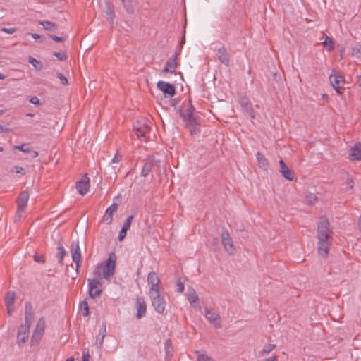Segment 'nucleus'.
I'll list each match as a JSON object with an SVG mask.
<instances>
[{"mask_svg": "<svg viewBox=\"0 0 361 361\" xmlns=\"http://www.w3.org/2000/svg\"><path fill=\"white\" fill-rule=\"evenodd\" d=\"M332 230L329 219L326 216L319 218L317 223V239L319 255L326 257L331 245Z\"/></svg>", "mask_w": 361, "mask_h": 361, "instance_id": "1", "label": "nucleus"}, {"mask_svg": "<svg viewBox=\"0 0 361 361\" xmlns=\"http://www.w3.org/2000/svg\"><path fill=\"white\" fill-rule=\"evenodd\" d=\"M116 267V255L114 253L110 254L108 259L106 261L105 264H100L97 267V269L94 271V276L100 277V271H102L104 277L109 280L114 275Z\"/></svg>", "mask_w": 361, "mask_h": 361, "instance_id": "2", "label": "nucleus"}, {"mask_svg": "<svg viewBox=\"0 0 361 361\" xmlns=\"http://www.w3.org/2000/svg\"><path fill=\"white\" fill-rule=\"evenodd\" d=\"M147 281L149 287V295L161 292V286L160 285V279L154 271H151L148 274Z\"/></svg>", "mask_w": 361, "mask_h": 361, "instance_id": "3", "label": "nucleus"}, {"mask_svg": "<svg viewBox=\"0 0 361 361\" xmlns=\"http://www.w3.org/2000/svg\"><path fill=\"white\" fill-rule=\"evenodd\" d=\"M152 306L159 314H163L165 310L166 301L164 295L160 293L149 295Z\"/></svg>", "mask_w": 361, "mask_h": 361, "instance_id": "4", "label": "nucleus"}, {"mask_svg": "<svg viewBox=\"0 0 361 361\" xmlns=\"http://www.w3.org/2000/svg\"><path fill=\"white\" fill-rule=\"evenodd\" d=\"M134 130L137 137L143 142H147L150 137L149 127L145 123L137 122L134 126Z\"/></svg>", "mask_w": 361, "mask_h": 361, "instance_id": "5", "label": "nucleus"}, {"mask_svg": "<svg viewBox=\"0 0 361 361\" xmlns=\"http://www.w3.org/2000/svg\"><path fill=\"white\" fill-rule=\"evenodd\" d=\"M46 328V321L44 318L38 320L35 330L33 331L32 342V343H38L42 338Z\"/></svg>", "mask_w": 361, "mask_h": 361, "instance_id": "6", "label": "nucleus"}, {"mask_svg": "<svg viewBox=\"0 0 361 361\" xmlns=\"http://www.w3.org/2000/svg\"><path fill=\"white\" fill-rule=\"evenodd\" d=\"M99 278L94 276V279H88L89 294L91 298H95L102 293V284L98 279Z\"/></svg>", "mask_w": 361, "mask_h": 361, "instance_id": "7", "label": "nucleus"}, {"mask_svg": "<svg viewBox=\"0 0 361 361\" xmlns=\"http://www.w3.org/2000/svg\"><path fill=\"white\" fill-rule=\"evenodd\" d=\"M157 87L164 93L166 97H172L176 93L174 85L164 81H159L157 84Z\"/></svg>", "mask_w": 361, "mask_h": 361, "instance_id": "8", "label": "nucleus"}, {"mask_svg": "<svg viewBox=\"0 0 361 361\" xmlns=\"http://www.w3.org/2000/svg\"><path fill=\"white\" fill-rule=\"evenodd\" d=\"M205 318L216 327L221 326V319L218 312L213 309H206Z\"/></svg>", "mask_w": 361, "mask_h": 361, "instance_id": "9", "label": "nucleus"}, {"mask_svg": "<svg viewBox=\"0 0 361 361\" xmlns=\"http://www.w3.org/2000/svg\"><path fill=\"white\" fill-rule=\"evenodd\" d=\"M183 118L189 128L191 134H196L199 131V128L192 114L190 112H188L187 114H183Z\"/></svg>", "mask_w": 361, "mask_h": 361, "instance_id": "10", "label": "nucleus"}, {"mask_svg": "<svg viewBox=\"0 0 361 361\" xmlns=\"http://www.w3.org/2000/svg\"><path fill=\"white\" fill-rule=\"evenodd\" d=\"M90 186V178L85 176L76 184V189L79 194L85 195L89 191Z\"/></svg>", "mask_w": 361, "mask_h": 361, "instance_id": "11", "label": "nucleus"}, {"mask_svg": "<svg viewBox=\"0 0 361 361\" xmlns=\"http://www.w3.org/2000/svg\"><path fill=\"white\" fill-rule=\"evenodd\" d=\"M222 243L225 250L231 255L235 252V247L233 240L228 232H223L221 234Z\"/></svg>", "mask_w": 361, "mask_h": 361, "instance_id": "12", "label": "nucleus"}, {"mask_svg": "<svg viewBox=\"0 0 361 361\" xmlns=\"http://www.w3.org/2000/svg\"><path fill=\"white\" fill-rule=\"evenodd\" d=\"M118 204L114 203L106 209V210L102 217V221L106 224L109 225L112 223L113 216L116 212V211L118 209Z\"/></svg>", "mask_w": 361, "mask_h": 361, "instance_id": "13", "label": "nucleus"}, {"mask_svg": "<svg viewBox=\"0 0 361 361\" xmlns=\"http://www.w3.org/2000/svg\"><path fill=\"white\" fill-rule=\"evenodd\" d=\"M16 299V293L14 291H8L5 297V304L6 305L7 312L9 316L13 312V305Z\"/></svg>", "mask_w": 361, "mask_h": 361, "instance_id": "14", "label": "nucleus"}, {"mask_svg": "<svg viewBox=\"0 0 361 361\" xmlns=\"http://www.w3.org/2000/svg\"><path fill=\"white\" fill-rule=\"evenodd\" d=\"M280 173L281 174L288 180H293L295 178L294 173L289 169V167L284 163L283 160L279 161Z\"/></svg>", "mask_w": 361, "mask_h": 361, "instance_id": "15", "label": "nucleus"}, {"mask_svg": "<svg viewBox=\"0 0 361 361\" xmlns=\"http://www.w3.org/2000/svg\"><path fill=\"white\" fill-rule=\"evenodd\" d=\"M329 79L331 85L336 86L337 88L343 87L345 82L344 77L341 74L336 73L335 71H332Z\"/></svg>", "mask_w": 361, "mask_h": 361, "instance_id": "16", "label": "nucleus"}, {"mask_svg": "<svg viewBox=\"0 0 361 361\" xmlns=\"http://www.w3.org/2000/svg\"><path fill=\"white\" fill-rule=\"evenodd\" d=\"M177 68V61H176V56H173L169 59L165 65L162 72L164 75H166L168 73H173L176 71Z\"/></svg>", "mask_w": 361, "mask_h": 361, "instance_id": "17", "label": "nucleus"}, {"mask_svg": "<svg viewBox=\"0 0 361 361\" xmlns=\"http://www.w3.org/2000/svg\"><path fill=\"white\" fill-rule=\"evenodd\" d=\"M216 56L222 63H224L226 66H228L229 58L226 49L224 46H221L218 49H216Z\"/></svg>", "mask_w": 361, "mask_h": 361, "instance_id": "18", "label": "nucleus"}, {"mask_svg": "<svg viewBox=\"0 0 361 361\" xmlns=\"http://www.w3.org/2000/svg\"><path fill=\"white\" fill-rule=\"evenodd\" d=\"M349 158L351 160H361V142L356 143L350 148Z\"/></svg>", "mask_w": 361, "mask_h": 361, "instance_id": "19", "label": "nucleus"}, {"mask_svg": "<svg viewBox=\"0 0 361 361\" xmlns=\"http://www.w3.org/2000/svg\"><path fill=\"white\" fill-rule=\"evenodd\" d=\"M137 317L142 318L146 314V304L142 298H137L136 300Z\"/></svg>", "mask_w": 361, "mask_h": 361, "instance_id": "20", "label": "nucleus"}, {"mask_svg": "<svg viewBox=\"0 0 361 361\" xmlns=\"http://www.w3.org/2000/svg\"><path fill=\"white\" fill-rule=\"evenodd\" d=\"M71 255L73 261L75 262L76 264V270H78L82 262L81 253L78 244L72 247Z\"/></svg>", "mask_w": 361, "mask_h": 361, "instance_id": "21", "label": "nucleus"}, {"mask_svg": "<svg viewBox=\"0 0 361 361\" xmlns=\"http://www.w3.org/2000/svg\"><path fill=\"white\" fill-rule=\"evenodd\" d=\"M256 158L259 166L264 170H267L269 168V162L268 160L265 158V157L262 153L257 152L256 154Z\"/></svg>", "mask_w": 361, "mask_h": 361, "instance_id": "22", "label": "nucleus"}, {"mask_svg": "<svg viewBox=\"0 0 361 361\" xmlns=\"http://www.w3.org/2000/svg\"><path fill=\"white\" fill-rule=\"evenodd\" d=\"M38 157V152L32 148H24V159H35Z\"/></svg>", "mask_w": 361, "mask_h": 361, "instance_id": "23", "label": "nucleus"}, {"mask_svg": "<svg viewBox=\"0 0 361 361\" xmlns=\"http://www.w3.org/2000/svg\"><path fill=\"white\" fill-rule=\"evenodd\" d=\"M276 348L274 343H268L265 345L263 348L259 351L258 357H263L271 353Z\"/></svg>", "mask_w": 361, "mask_h": 361, "instance_id": "24", "label": "nucleus"}, {"mask_svg": "<svg viewBox=\"0 0 361 361\" xmlns=\"http://www.w3.org/2000/svg\"><path fill=\"white\" fill-rule=\"evenodd\" d=\"M305 201L307 204L313 205L318 202V197L314 193L306 192L305 195Z\"/></svg>", "mask_w": 361, "mask_h": 361, "instance_id": "25", "label": "nucleus"}, {"mask_svg": "<svg viewBox=\"0 0 361 361\" xmlns=\"http://www.w3.org/2000/svg\"><path fill=\"white\" fill-rule=\"evenodd\" d=\"M187 297L190 305H192L194 307H196V302H197L199 298L195 290H188Z\"/></svg>", "mask_w": 361, "mask_h": 361, "instance_id": "26", "label": "nucleus"}, {"mask_svg": "<svg viewBox=\"0 0 361 361\" xmlns=\"http://www.w3.org/2000/svg\"><path fill=\"white\" fill-rule=\"evenodd\" d=\"M26 322L30 325L34 318V312L32 306L30 304L25 305Z\"/></svg>", "mask_w": 361, "mask_h": 361, "instance_id": "27", "label": "nucleus"}, {"mask_svg": "<svg viewBox=\"0 0 361 361\" xmlns=\"http://www.w3.org/2000/svg\"><path fill=\"white\" fill-rule=\"evenodd\" d=\"M17 202H18V209L16 215L14 217V220H15V221H20V219H21V212H23V198L19 197L17 200Z\"/></svg>", "mask_w": 361, "mask_h": 361, "instance_id": "28", "label": "nucleus"}, {"mask_svg": "<svg viewBox=\"0 0 361 361\" xmlns=\"http://www.w3.org/2000/svg\"><path fill=\"white\" fill-rule=\"evenodd\" d=\"M29 62L32 65L34 68L37 71H40L42 69V63L41 61L37 60L36 59H34L32 57L29 58Z\"/></svg>", "mask_w": 361, "mask_h": 361, "instance_id": "29", "label": "nucleus"}, {"mask_svg": "<svg viewBox=\"0 0 361 361\" xmlns=\"http://www.w3.org/2000/svg\"><path fill=\"white\" fill-rule=\"evenodd\" d=\"M41 25L43 26V27L45 30H55L57 28V26L56 24H54L52 22H49V21L41 22Z\"/></svg>", "mask_w": 361, "mask_h": 361, "instance_id": "30", "label": "nucleus"}, {"mask_svg": "<svg viewBox=\"0 0 361 361\" xmlns=\"http://www.w3.org/2000/svg\"><path fill=\"white\" fill-rule=\"evenodd\" d=\"M324 46L325 47H328V50L329 51H332L334 49V42H333V39L328 37V36H326L325 37V40L322 43Z\"/></svg>", "mask_w": 361, "mask_h": 361, "instance_id": "31", "label": "nucleus"}, {"mask_svg": "<svg viewBox=\"0 0 361 361\" xmlns=\"http://www.w3.org/2000/svg\"><path fill=\"white\" fill-rule=\"evenodd\" d=\"M22 333H23V324H20L18 327L17 341H16V343L19 345L20 348L21 347V342H23Z\"/></svg>", "mask_w": 361, "mask_h": 361, "instance_id": "32", "label": "nucleus"}, {"mask_svg": "<svg viewBox=\"0 0 361 361\" xmlns=\"http://www.w3.org/2000/svg\"><path fill=\"white\" fill-rule=\"evenodd\" d=\"M80 309H81L82 314L85 317H87V316L89 315V314H90L89 307H88V304H87V302L86 301H82L81 302V304H80Z\"/></svg>", "mask_w": 361, "mask_h": 361, "instance_id": "33", "label": "nucleus"}, {"mask_svg": "<svg viewBox=\"0 0 361 361\" xmlns=\"http://www.w3.org/2000/svg\"><path fill=\"white\" fill-rule=\"evenodd\" d=\"M197 361H214V360L206 354L198 353L197 356Z\"/></svg>", "mask_w": 361, "mask_h": 361, "instance_id": "34", "label": "nucleus"}, {"mask_svg": "<svg viewBox=\"0 0 361 361\" xmlns=\"http://www.w3.org/2000/svg\"><path fill=\"white\" fill-rule=\"evenodd\" d=\"M133 219V216H128L127 218L126 221H125V223L123 224L122 229L126 230L128 231V230L130 228V226L131 225Z\"/></svg>", "mask_w": 361, "mask_h": 361, "instance_id": "35", "label": "nucleus"}, {"mask_svg": "<svg viewBox=\"0 0 361 361\" xmlns=\"http://www.w3.org/2000/svg\"><path fill=\"white\" fill-rule=\"evenodd\" d=\"M352 54L357 58H360L361 57V45H357L355 47H354L352 51Z\"/></svg>", "mask_w": 361, "mask_h": 361, "instance_id": "36", "label": "nucleus"}, {"mask_svg": "<svg viewBox=\"0 0 361 361\" xmlns=\"http://www.w3.org/2000/svg\"><path fill=\"white\" fill-rule=\"evenodd\" d=\"M59 251V262L61 263L63 258L66 255V250L62 246H59L58 247Z\"/></svg>", "mask_w": 361, "mask_h": 361, "instance_id": "37", "label": "nucleus"}, {"mask_svg": "<svg viewBox=\"0 0 361 361\" xmlns=\"http://www.w3.org/2000/svg\"><path fill=\"white\" fill-rule=\"evenodd\" d=\"M54 55L60 61H64L67 59L66 55L63 52H54Z\"/></svg>", "mask_w": 361, "mask_h": 361, "instance_id": "38", "label": "nucleus"}, {"mask_svg": "<svg viewBox=\"0 0 361 361\" xmlns=\"http://www.w3.org/2000/svg\"><path fill=\"white\" fill-rule=\"evenodd\" d=\"M57 77L63 85H67L68 84L67 78L63 74L58 73Z\"/></svg>", "mask_w": 361, "mask_h": 361, "instance_id": "39", "label": "nucleus"}, {"mask_svg": "<svg viewBox=\"0 0 361 361\" xmlns=\"http://www.w3.org/2000/svg\"><path fill=\"white\" fill-rule=\"evenodd\" d=\"M122 156L117 152L113 159H111L112 163L118 164L121 161Z\"/></svg>", "mask_w": 361, "mask_h": 361, "instance_id": "40", "label": "nucleus"}, {"mask_svg": "<svg viewBox=\"0 0 361 361\" xmlns=\"http://www.w3.org/2000/svg\"><path fill=\"white\" fill-rule=\"evenodd\" d=\"M126 234H127V231L121 228V230L119 233V235H118V240L122 241L126 236Z\"/></svg>", "mask_w": 361, "mask_h": 361, "instance_id": "41", "label": "nucleus"}, {"mask_svg": "<svg viewBox=\"0 0 361 361\" xmlns=\"http://www.w3.org/2000/svg\"><path fill=\"white\" fill-rule=\"evenodd\" d=\"M1 32H6L7 34H13L16 31V28L11 27V28H5L3 27L0 30Z\"/></svg>", "mask_w": 361, "mask_h": 361, "instance_id": "42", "label": "nucleus"}, {"mask_svg": "<svg viewBox=\"0 0 361 361\" xmlns=\"http://www.w3.org/2000/svg\"><path fill=\"white\" fill-rule=\"evenodd\" d=\"M124 6L127 8V9H130L131 8V5H132V0H121Z\"/></svg>", "mask_w": 361, "mask_h": 361, "instance_id": "43", "label": "nucleus"}, {"mask_svg": "<svg viewBox=\"0 0 361 361\" xmlns=\"http://www.w3.org/2000/svg\"><path fill=\"white\" fill-rule=\"evenodd\" d=\"M30 103L35 104V105H40V101L37 97H32L30 99Z\"/></svg>", "mask_w": 361, "mask_h": 361, "instance_id": "44", "label": "nucleus"}, {"mask_svg": "<svg viewBox=\"0 0 361 361\" xmlns=\"http://www.w3.org/2000/svg\"><path fill=\"white\" fill-rule=\"evenodd\" d=\"M177 287H178V290L179 292L181 293L184 290V285L181 282H179L177 283Z\"/></svg>", "mask_w": 361, "mask_h": 361, "instance_id": "45", "label": "nucleus"}, {"mask_svg": "<svg viewBox=\"0 0 361 361\" xmlns=\"http://www.w3.org/2000/svg\"><path fill=\"white\" fill-rule=\"evenodd\" d=\"M89 360H90V355H89L88 351H87L86 353H83L82 361H89Z\"/></svg>", "mask_w": 361, "mask_h": 361, "instance_id": "46", "label": "nucleus"}, {"mask_svg": "<svg viewBox=\"0 0 361 361\" xmlns=\"http://www.w3.org/2000/svg\"><path fill=\"white\" fill-rule=\"evenodd\" d=\"M10 130H11L10 128H8L6 126H4L2 125H0V133L8 132Z\"/></svg>", "mask_w": 361, "mask_h": 361, "instance_id": "47", "label": "nucleus"}, {"mask_svg": "<svg viewBox=\"0 0 361 361\" xmlns=\"http://www.w3.org/2000/svg\"><path fill=\"white\" fill-rule=\"evenodd\" d=\"M22 171L23 168L20 166H15L12 169V171H15L17 173H20Z\"/></svg>", "mask_w": 361, "mask_h": 361, "instance_id": "48", "label": "nucleus"}, {"mask_svg": "<svg viewBox=\"0 0 361 361\" xmlns=\"http://www.w3.org/2000/svg\"><path fill=\"white\" fill-rule=\"evenodd\" d=\"M263 361H277V357L276 356H271Z\"/></svg>", "mask_w": 361, "mask_h": 361, "instance_id": "49", "label": "nucleus"}, {"mask_svg": "<svg viewBox=\"0 0 361 361\" xmlns=\"http://www.w3.org/2000/svg\"><path fill=\"white\" fill-rule=\"evenodd\" d=\"M51 39L55 42H61L63 39L57 36H51Z\"/></svg>", "mask_w": 361, "mask_h": 361, "instance_id": "50", "label": "nucleus"}, {"mask_svg": "<svg viewBox=\"0 0 361 361\" xmlns=\"http://www.w3.org/2000/svg\"><path fill=\"white\" fill-rule=\"evenodd\" d=\"M35 260L36 262H42H42H44V257H42H42H35Z\"/></svg>", "mask_w": 361, "mask_h": 361, "instance_id": "51", "label": "nucleus"}, {"mask_svg": "<svg viewBox=\"0 0 361 361\" xmlns=\"http://www.w3.org/2000/svg\"><path fill=\"white\" fill-rule=\"evenodd\" d=\"M13 149H18V150L23 152V144L17 145V146H14Z\"/></svg>", "mask_w": 361, "mask_h": 361, "instance_id": "52", "label": "nucleus"}, {"mask_svg": "<svg viewBox=\"0 0 361 361\" xmlns=\"http://www.w3.org/2000/svg\"><path fill=\"white\" fill-rule=\"evenodd\" d=\"M334 87V89L336 91L337 93L338 94H341V89L342 87H336V86H332Z\"/></svg>", "mask_w": 361, "mask_h": 361, "instance_id": "53", "label": "nucleus"}, {"mask_svg": "<svg viewBox=\"0 0 361 361\" xmlns=\"http://www.w3.org/2000/svg\"><path fill=\"white\" fill-rule=\"evenodd\" d=\"M32 37L35 39H39L40 38V36L37 34H32Z\"/></svg>", "mask_w": 361, "mask_h": 361, "instance_id": "54", "label": "nucleus"}, {"mask_svg": "<svg viewBox=\"0 0 361 361\" xmlns=\"http://www.w3.org/2000/svg\"><path fill=\"white\" fill-rule=\"evenodd\" d=\"M358 227H359L360 231H361V215L358 220Z\"/></svg>", "mask_w": 361, "mask_h": 361, "instance_id": "55", "label": "nucleus"}, {"mask_svg": "<svg viewBox=\"0 0 361 361\" xmlns=\"http://www.w3.org/2000/svg\"><path fill=\"white\" fill-rule=\"evenodd\" d=\"M357 82L359 83V85L361 86V76L357 77Z\"/></svg>", "mask_w": 361, "mask_h": 361, "instance_id": "56", "label": "nucleus"}, {"mask_svg": "<svg viewBox=\"0 0 361 361\" xmlns=\"http://www.w3.org/2000/svg\"><path fill=\"white\" fill-rule=\"evenodd\" d=\"M105 332H106V330H105V329H104V332H103V334H102V338L101 345L102 344L103 338H104V336H105Z\"/></svg>", "mask_w": 361, "mask_h": 361, "instance_id": "57", "label": "nucleus"}, {"mask_svg": "<svg viewBox=\"0 0 361 361\" xmlns=\"http://www.w3.org/2000/svg\"><path fill=\"white\" fill-rule=\"evenodd\" d=\"M4 78L5 76L3 74L0 73V80H4Z\"/></svg>", "mask_w": 361, "mask_h": 361, "instance_id": "58", "label": "nucleus"}, {"mask_svg": "<svg viewBox=\"0 0 361 361\" xmlns=\"http://www.w3.org/2000/svg\"><path fill=\"white\" fill-rule=\"evenodd\" d=\"M66 361H74V359L72 357L68 358Z\"/></svg>", "mask_w": 361, "mask_h": 361, "instance_id": "59", "label": "nucleus"}, {"mask_svg": "<svg viewBox=\"0 0 361 361\" xmlns=\"http://www.w3.org/2000/svg\"><path fill=\"white\" fill-rule=\"evenodd\" d=\"M23 199H24V201H25V200H27V199H28V196H27V195H26V196H25V195L24 194Z\"/></svg>", "mask_w": 361, "mask_h": 361, "instance_id": "60", "label": "nucleus"}, {"mask_svg": "<svg viewBox=\"0 0 361 361\" xmlns=\"http://www.w3.org/2000/svg\"><path fill=\"white\" fill-rule=\"evenodd\" d=\"M27 116H33V114H27Z\"/></svg>", "mask_w": 361, "mask_h": 361, "instance_id": "61", "label": "nucleus"}, {"mask_svg": "<svg viewBox=\"0 0 361 361\" xmlns=\"http://www.w3.org/2000/svg\"><path fill=\"white\" fill-rule=\"evenodd\" d=\"M4 113V110H0V115Z\"/></svg>", "mask_w": 361, "mask_h": 361, "instance_id": "62", "label": "nucleus"}, {"mask_svg": "<svg viewBox=\"0 0 361 361\" xmlns=\"http://www.w3.org/2000/svg\"><path fill=\"white\" fill-rule=\"evenodd\" d=\"M4 150L3 147H0V152H2Z\"/></svg>", "mask_w": 361, "mask_h": 361, "instance_id": "63", "label": "nucleus"}]
</instances>
